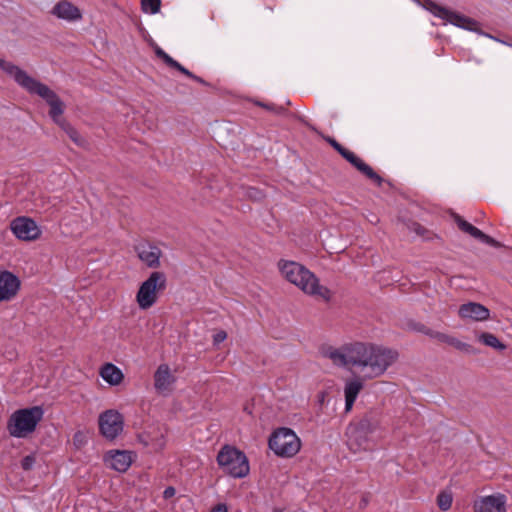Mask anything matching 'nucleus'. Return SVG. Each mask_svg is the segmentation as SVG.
<instances>
[{
  "mask_svg": "<svg viewBox=\"0 0 512 512\" xmlns=\"http://www.w3.org/2000/svg\"><path fill=\"white\" fill-rule=\"evenodd\" d=\"M353 368L364 379H373L385 373L397 359L398 353L392 349L369 343L355 342L351 351Z\"/></svg>",
  "mask_w": 512,
  "mask_h": 512,
  "instance_id": "1",
  "label": "nucleus"
},
{
  "mask_svg": "<svg viewBox=\"0 0 512 512\" xmlns=\"http://www.w3.org/2000/svg\"><path fill=\"white\" fill-rule=\"evenodd\" d=\"M278 267L284 278L306 294L317 296L326 302L332 297L330 289L320 285L319 279L303 265L294 261L280 260Z\"/></svg>",
  "mask_w": 512,
  "mask_h": 512,
  "instance_id": "2",
  "label": "nucleus"
},
{
  "mask_svg": "<svg viewBox=\"0 0 512 512\" xmlns=\"http://www.w3.org/2000/svg\"><path fill=\"white\" fill-rule=\"evenodd\" d=\"M379 426L377 414L369 411L358 421L350 423L346 430L347 445L353 452L369 448V435Z\"/></svg>",
  "mask_w": 512,
  "mask_h": 512,
  "instance_id": "3",
  "label": "nucleus"
},
{
  "mask_svg": "<svg viewBox=\"0 0 512 512\" xmlns=\"http://www.w3.org/2000/svg\"><path fill=\"white\" fill-rule=\"evenodd\" d=\"M43 414L41 406L16 410L7 420V431L12 437L27 438L36 430L37 425L43 419Z\"/></svg>",
  "mask_w": 512,
  "mask_h": 512,
  "instance_id": "4",
  "label": "nucleus"
},
{
  "mask_svg": "<svg viewBox=\"0 0 512 512\" xmlns=\"http://www.w3.org/2000/svg\"><path fill=\"white\" fill-rule=\"evenodd\" d=\"M219 468L233 478H244L249 474L250 466L245 453L235 446L224 445L216 457Z\"/></svg>",
  "mask_w": 512,
  "mask_h": 512,
  "instance_id": "5",
  "label": "nucleus"
},
{
  "mask_svg": "<svg viewBox=\"0 0 512 512\" xmlns=\"http://www.w3.org/2000/svg\"><path fill=\"white\" fill-rule=\"evenodd\" d=\"M268 446L277 456L290 458L299 452L301 441L292 429L280 427L270 435Z\"/></svg>",
  "mask_w": 512,
  "mask_h": 512,
  "instance_id": "6",
  "label": "nucleus"
},
{
  "mask_svg": "<svg viewBox=\"0 0 512 512\" xmlns=\"http://www.w3.org/2000/svg\"><path fill=\"white\" fill-rule=\"evenodd\" d=\"M167 278L164 272L154 271L150 276L140 285L136 294V301L139 307L147 310L152 307L157 299L158 293L166 289Z\"/></svg>",
  "mask_w": 512,
  "mask_h": 512,
  "instance_id": "7",
  "label": "nucleus"
},
{
  "mask_svg": "<svg viewBox=\"0 0 512 512\" xmlns=\"http://www.w3.org/2000/svg\"><path fill=\"white\" fill-rule=\"evenodd\" d=\"M324 140L335 149L347 162L362 173L366 178L374 182L377 186H381L383 178L377 174L371 166L365 163L360 157L352 151L341 145L336 139L330 136L324 137Z\"/></svg>",
  "mask_w": 512,
  "mask_h": 512,
  "instance_id": "8",
  "label": "nucleus"
},
{
  "mask_svg": "<svg viewBox=\"0 0 512 512\" xmlns=\"http://www.w3.org/2000/svg\"><path fill=\"white\" fill-rule=\"evenodd\" d=\"M29 93L36 94L46 101L50 106L49 116L57 125L62 121L65 105L53 90L39 81Z\"/></svg>",
  "mask_w": 512,
  "mask_h": 512,
  "instance_id": "9",
  "label": "nucleus"
},
{
  "mask_svg": "<svg viewBox=\"0 0 512 512\" xmlns=\"http://www.w3.org/2000/svg\"><path fill=\"white\" fill-rule=\"evenodd\" d=\"M99 431L108 440H114L122 431L124 419L116 410H106L99 416Z\"/></svg>",
  "mask_w": 512,
  "mask_h": 512,
  "instance_id": "10",
  "label": "nucleus"
},
{
  "mask_svg": "<svg viewBox=\"0 0 512 512\" xmlns=\"http://www.w3.org/2000/svg\"><path fill=\"white\" fill-rule=\"evenodd\" d=\"M473 512H507V497L503 493L480 496L473 501Z\"/></svg>",
  "mask_w": 512,
  "mask_h": 512,
  "instance_id": "11",
  "label": "nucleus"
},
{
  "mask_svg": "<svg viewBox=\"0 0 512 512\" xmlns=\"http://www.w3.org/2000/svg\"><path fill=\"white\" fill-rule=\"evenodd\" d=\"M11 230L18 239L24 241L36 240L41 234L36 222L24 216L17 217L11 222Z\"/></svg>",
  "mask_w": 512,
  "mask_h": 512,
  "instance_id": "12",
  "label": "nucleus"
},
{
  "mask_svg": "<svg viewBox=\"0 0 512 512\" xmlns=\"http://www.w3.org/2000/svg\"><path fill=\"white\" fill-rule=\"evenodd\" d=\"M452 218H453L454 222L456 223L457 227L462 232L467 233L470 236H472L473 238H475L487 245H490L492 247H495V248L502 247V244L499 241H497L494 238H492L491 236L485 234L480 229H478L477 227H475L472 224H470L469 222H467L465 219H463V217H461L457 213H452Z\"/></svg>",
  "mask_w": 512,
  "mask_h": 512,
  "instance_id": "13",
  "label": "nucleus"
},
{
  "mask_svg": "<svg viewBox=\"0 0 512 512\" xmlns=\"http://www.w3.org/2000/svg\"><path fill=\"white\" fill-rule=\"evenodd\" d=\"M0 69L6 72L7 74L13 76L17 84L25 90H27L28 92L32 91L33 87L39 82L38 80L29 76L24 70H22L18 66L4 59H0Z\"/></svg>",
  "mask_w": 512,
  "mask_h": 512,
  "instance_id": "14",
  "label": "nucleus"
},
{
  "mask_svg": "<svg viewBox=\"0 0 512 512\" xmlns=\"http://www.w3.org/2000/svg\"><path fill=\"white\" fill-rule=\"evenodd\" d=\"M353 348H355V342L346 344L340 349L327 346L322 349V353L325 357L331 359L336 365L353 367V357L351 356Z\"/></svg>",
  "mask_w": 512,
  "mask_h": 512,
  "instance_id": "15",
  "label": "nucleus"
},
{
  "mask_svg": "<svg viewBox=\"0 0 512 512\" xmlns=\"http://www.w3.org/2000/svg\"><path fill=\"white\" fill-rule=\"evenodd\" d=\"M105 462L109 463V467L117 472H126L132 462V453L127 450H111L105 456Z\"/></svg>",
  "mask_w": 512,
  "mask_h": 512,
  "instance_id": "16",
  "label": "nucleus"
},
{
  "mask_svg": "<svg viewBox=\"0 0 512 512\" xmlns=\"http://www.w3.org/2000/svg\"><path fill=\"white\" fill-rule=\"evenodd\" d=\"M20 280L9 271L0 272V302L12 299L18 292Z\"/></svg>",
  "mask_w": 512,
  "mask_h": 512,
  "instance_id": "17",
  "label": "nucleus"
},
{
  "mask_svg": "<svg viewBox=\"0 0 512 512\" xmlns=\"http://www.w3.org/2000/svg\"><path fill=\"white\" fill-rule=\"evenodd\" d=\"M442 20L451 23L457 27L478 32L479 31V23L473 18L467 17L463 14H460L456 11H452L446 8V14H443L441 17Z\"/></svg>",
  "mask_w": 512,
  "mask_h": 512,
  "instance_id": "18",
  "label": "nucleus"
},
{
  "mask_svg": "<svg viewBox=\"0 0 512 512\" xmlns=\"http://www.w3.org/2000/svg\"><path fill=\"white\" fill-rule=\"evenodd\" d=\"M442 20L451 23L457 27L478 32L479 31V23L473 18L467 17L463 14H460L456 11H452L446 8V14H443L441 17Z\"/></svg>",
  "mask_w": 512,
  "mask_h": 512,
  "instance_id": "19",
  "label": "nucleus"
},
{
  "mask_svg": "<svg viewBox=\"0 0 512 512\" xmlns=\"http://www.w3.org/2000/svg\"><path fill=\"white\" fill-rule=\"evenodd\" d=\"M442 20L451 23L457 27L478 32L479 31V23L473 18L467 17L463 14H460L456 11H452L446 8V14H443L441 17Z\"/></svg>",
  "mask_w": 512,
  "mask_h": 512,
  "instance_id": "20",
  "label": "nucleus"
},
{
  "mask_svg": "<svg viewBox=\"0 0 512 512\" xmlns=\"http://www.w3.org/2000/svg\"><path fill=\"white\" fill-rule=\"evenodd\" d=\"M52 14L70 22L82 19L80 9L67 0L59 1L52 9Z\"/></svg>",
  "mask_w": 512,
  "mask_h": 512,
  "instance_id": "21",
  "label": "nucleus"
},
{
  "mask_svg": "<svg viewBox=\"0 0 512 512\" xmlns=\"http://www.w3.org/2000/svg\"><path fill=\"white\" fill-rule=\"evenodd\" d=\"M458 313L463 319L469 318L475 321H484L490 316V312L485 306L475 302L462 304Z\"/></svg>",
  "mask_w": 512,
  "mask_h": 512,
  "instance_id": "22",
  "label": "nucleus"
},
{
  "mask_svg": "<svg viewBox=\"0 0 512 512\" xmlns=\"http://www.w3.org/2000/svg\"><path fill=\"white\" fill-rule=\"evenodd\" d=\"M138 257L143 261L149 268L160 267V256L161 250L157 246L153 245H140L136 248Z\"/></svg>",
  "mask_w": 512,
  "mask_h": 512,
  "instance_id": "23",
  "label": "nucleus"
},
{
  "mask_svg": "<svg viewBox=\"0 0 512 512\" xmlns=\"http://www.w3.org/2000/svg\"><path fill=\"white\" fill-rule=\"evenodd\" d=\"M176 381L175 376L170 372V368L167 364H161L158 366L154 373V387L158 392L167 391L171 384Z\"/></svg>",
  "mask_w": 512,
  "mask_h": 512,
  "instance_id": "24",
  "label": "nucleus"
},
{
  "mask_svg": "<svg viewBox=\"0 0 512 512\" xmlns=\"http://www.w3.org/2000/svg\"><path fill=\"white\" fill-rule=\"evenodd\" d=\"M362 389L363 382L360 379H354L346 382L344 388L346 411H350L352 409L356 398Z\"/></svg>",
  "mask_w": 512,
  "mask_h": 512,
  "instance_id": "25",
  "label": "nucleus"
},
{
  "mask_svg": "<svg viewBox=\"0 0 512 512\" xmlns=\"http://www.w3.org/2000/svg\"><path fill=\"white\" fill-rule=\"evenodd\" d=\"M101 377L110 385H119L124 378L122 371L112 363H106L100 370Z\"/></svg>",
  "mask_w": 512,
  "mask_h": 512,
  "instance_id": "26",
  "label": "nucleus"
},
{
  "mask_svg": "<svg viewBox=\"0 0 512 512\" xmlns=\"http://www.w3.org/2000/svg\"><path fill=\"white\" fill-rule=\"evenodd\" d=\"M438 341L442 343H446L450 346H453L455 349L464 352L466 354H477L479 351L472 346L471 344L462 342L461 340L457 339L456 337H453L451 335L441 333V335H438Z\"/></svg>",
  "mask_w": 512,
  "mask_h": 512,
  "instance_id": "27",
  "label": "nucleus"
},
{
  "mask_svg": "<svg viewBox=\"0 0 512 512\" xmlns=\"http://www.w3.org/2000/svg\"><path fill=\"white\" fill-rule=\"evenodd\" d=\"M150 45L152 46L155 55L161 59L169 68L178 70L180 63L169 56L163 49H161L152 39H150Z\"/></svg>",
  "mask_w": 512,
  "mask_h": 512,
  "instance_id": "28",
  "label": "nucleus"
},
{
  "mask_svg": "<svg viewBox=\"0 0 512 512\" xmlns=\"http://www.w3.org/2000/svg\"><path fill=\"white\" fill-rule=\"evenodd\" d=\"M478 340L484 345L497 350H504L506 348V346L494 334L489 332L481 333Z\"/></svg>",
  "mask_w": 512,
  "mask_h": 512,
  "instance_id": "29",
  "label": "nucleus"
},
{
  "mask_svg": "<svg viewBox=\"0 0 512 512\" xmlns=\"http://www.w3.org/2000/svg\"><path fill=\"white\" fill-rule=\"evenodd\" d=\"M408 326L411 330L415 332L422 333L424 335L429 336L430 338L438 340V335H441L442 332L435 331L428 326H426L424 323L417 322V321H410L408 323Z\"/></svg>",
  "mask_w": 512,
  "mask_h": 512,
  "instance_id": "30",
  "label": "nucleus"
},
{
  "mask_svg": "<svg viewBox=\"0 0 512 512\" xmlns=\"http://www.w3.org/2000/svg\"><path fill=\"white\" fill-rule=\"evenodd\" d=\"M58 125L75 144L82 145V137L66 119H62V121Z\"/></svg>",
  "mask_w": 512,
  "mask_h": 512,
  "instance_id": "31",
  "label": "nucleus"
},
{
  "mask_svg": "<svg viewBox=\"0 0 512 512\" xmlns=\"http://www.w3.org/2000/svg\"><path fill=\"white\" fill-rule=\"evenodd\" d=\"M423 7L431 12L434 16L441 19L443 14H446V7L437 4L432 0H423Z\"/></svg>",
  "mask_w": 512,
  "mask_h": 512,
  "instance_id": "32",
  "label": "nucleus"
},
{
  "mask_svg": "<svg viewBox=\"0 0 512 512\" xmlns=\"http://www.w3.org/2000/svg\"><path fill=\"white\" fill-rule=\"evenodd\" d=\"M453 502L452 494L442 491L437 496V505L440 510L447 511L451 508Z\"/></svg>",
  "mask_w": 512,
  "mask_h": 512,
  "instance_id": "33",
  "label": "nucleus"
},
{
  "mask_svg": "<svg viewBox=\"0 0 512 512\" xmlns=\"http://www.w3.org/2000/svg\"><path fill=\"white\" fill-rule=\"evenodd\" d=\"M161 0H141V10L144 13L156 14L160 11Z\"/></svg>",
  "mask_w": 512,
  "mask_h": 512,
  "instance_id": "34",
  "label": "nucleus"
},
{
  "mask_svg": "<svg viewBox=\"0 0 512 512\" xmlns=\"http://www.w3.org/2000/svg\"><path fill=\"white\" fill-rule=\"evenodd\" d=\"M254 104L258 107H261L265 110H268L270 112H273L275 114H285L288 110L285 106H278L274 103H266V102H263V101H260V100H255L254 101Z\"/></svg>",
  "mask_w": 512,
  "mask_h": 512,
  "instance_id": "35",
  "label": "nucleus"
},
{
  "mask_svg": "<svg viewBox=\"0 0 512 512\" xmlns=\"http://www.w3.org/2000/svg\"><path fill=\"white\" fill-rule=\"evenodd\" d=\"M408 228L415 232L417 235L425 238V239H429L430 236V231L428 229H426L424 226H422L420 223L418 222H411L409 225H408Z\"/></svg>",
  "mask_w": 512,
  "mask_h": 512,
  "instance_id": "36",
  "label": "nucleus"
},
{
  "mask_svg": "<svg viewBox=\"0 0 512 512\" xmlns=\"http://www.w3.org/2000/svg\"><path fill=\"white\" fill-rule=\"evenodd\" d=\"M178 72H180L181 74L185 75L186 77L202 84V85H205V86H209V83L206 82L203 78L195 75L194 73H192L191 71H189L188 69H186L184 66L180 65V67L178 68L177 70Z\"/></svg>",
  "mask_w": 512,
  "mask_h": 512,
  "instance_id": "37",
  "label": "nucleus"
},
{
  "mask_svg": "<svg viewBox=\"0 0 512 512\" xmlns=\"http://www.w3.org/2000/svg\"><path fill=\"white\" fill-rule=\"evenodd\" d=\"M246 196L253 201H261L264 198L263 192L254 187H248L246 189Z\"/></svg>",
  "mask_w": 512,
  "mask_h": 512,
  "instance_id": "38",
  "label": "nucleus"
},
{
  "mask_svg": "<svg viewBox=\"0 0 512 512\" xmlns=\"http://www.w3.org/2000/svg\"><path fill=\"white\" fill-rule=\"evenodd\" d=\"M35 462L36 457L33 454L27 455L21 460V468L25 471H29L32 469Z\"/></svg>",
  "mask_w": 512,
  "mask_h": 512,
  "instance_id": "39",
  "label": "nucleus"
},
{
  "mask_svg": "<svg viewBox=\"0 0 512 512\" xmlns=\"http://www.w3.org/2000/svg\"><path fill=\"white\" fill-rule=\"evenodd\" d=\"M226 338H227V333L224 330H221L214 335L213 341L215 344H218V343L223 342Z\"/></svg>",
  "mask_w": 512,
  "mask_h": 512,
  "instance_id": "40",
  "label": "nucleus"
},
{
  "mask_svg": "<svg viewBox=\"0 0 512 512\" xmlns=\"http://www.w3.org/2000/svg\"><path fill=\"white\" fill-rule=\"evenodd\" d=\"M209 512H228L227 506L224 503H218L212 507Z\"/></svg>",
  "mask_w": 512,
  "mask_h": 512,
  "instance_id": "41",
  "label": "nucleus"
},
{
  "mask_svg": "<svg viewBox=\"0 0 512 512\" xmlns=\"http://www.w3.org/2000/svg\"><path fill=\"white\" fill-rule=\"evenodd\" d=\"M175 488L172 487V486H168L166 487V489L164 490L163 492V497L165 499H169V498H172L174 495H175Z\"/></svg>",
  "mask_w": 512,
  "mask_h": 512,
  "instance_id": "42",
  "label": "nucleus"
}]
</instances>
